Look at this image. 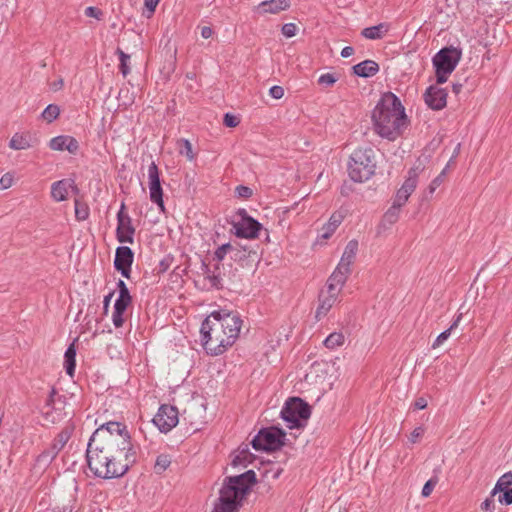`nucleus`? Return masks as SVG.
Wrapping results in <instances>:
<instances>
[{"label":"nucleus","mask_w":512,"mask_h":512,"mask_svg":"<svg viewBox=\"0 0 512 512\" xmlns=\"http://www.w3.org/2000/svg\"><path fill=\"white\" fill-rule=\"evenodd\" d=\"M88 467L99 478L112 479L123 476L136 462V451L113 447L109 439L98 442L89 440L86 452Z\"/></svg>","instance_id":"obj_1"},{"label":"nucleus","mask_w":512,"mask_h":512,"mask_svg":"<svg viewBox=\"0 0 512 512\" xmlns=\"http://www.w3.org/2000/svg\"><path fill=\"white\" fill-rule=\"evenodd\" d=\"M242 321L237 314L212 312L202 323L201 335L205 350L211 355L222 354L239 336Z\"/></svg>","instance_id":"obj_2"},{"label":"nucleus","mask_w":512,"mask_h":512,"mask_svg":"<svg viewBox=\"0 0 512 512\" xmlns=\"http://www.w3.org/2000/svg\"><path fill=\"white\" fill-rule=\"evenodd\" d=\"M374 131L382 138L394 141L408 126L407 115L400 99L393 93H384L372 112Z\"/></svg>","instance_id":"obj_3"},{"label":"nucleus","mask_w":512,"mask_h":512,"mask_svg":"<svg viewBox=\"0 0 512 512\" xmlns=\"http://www.w3.org/2000/svg\"><path fill=\"white\" fill-rule=\"evenodd\" d=\"M256 482L253 470H248L240 475L230 476L224 480L212 512H236L241 506V501Z\"/></svg>","instance_id":"obj_4"},{"label":"nucleus","mask_w":512,"mask_h":512,"mask_svg":"<svg viewBox=\"0 0 512 512\" xmlns=\"http://www.w3.org/2000/svg\"><path fill=\"white\" fill-rule=\"evenodd\" d=\"M375 152L371 147H359L350 156L349 176L355 182L368 180L375 172Z\"/></svg>","instance_id":"obj_5"},{"label":"nucleus","mask_w":512,"mask_h":512,"mask_svg":"<svg viewBox=\"0 0 512 512\" xmlns=\"http://www.w3.org/2000/svg\"><path fill=\"white\" fill-rule=\"evenodd\" d=\"M109 439L113 442V447L115 448H123L128 451L135 450L132 442L131 436L127 430L126 425L120 422H108L106 424L101 425L91 436L90 440L93 442H98L101 439Z\"/></svg>","instance_id":"obj_6"},{"label":"nucleus","mask_w":512,"mask_h":512,"mask_svg":"<svg viewBox=\"0 0 512 512\" xmlns=\"http://www.w3.org/2000/svg\"><path fill=\"white\" fill-rule=\"evenodd\" d=\"M310 415V406L300 398H291L281 410V418L289 429L303 427Z\"/></svg>","instance_id":"obj_7"},{"label":"nucleus","mask_w":512,"mask_h":512,"mask_svg":"<svg viewBox=\"0 0 512 512\" xmlns=\"http://www.w3.org/2000/svg\"><path fill=\"white\" fill-rule=\"evenodd\" d=\"M461 59V51L454 48H443L433 57L437 84H443L454 71Z\"/></svg>","instance_id":"obj_8"},{"label":"nucleus","mask_w":512,"mask_h":512,"mask_svg":"<svg viewBox=\"0 0 512 512\" xmlns=\"http://www.w3.org/2000/svg\"><path fill=\"white\" fill-rule=\"evenodd\" d=\"M285 433L275 427L263 429L252 440V446L257 451L276 450L283 445Z\"/></svg>","instance_id":"obj_9"},{"label":"nucleus","mask_w":512,"mask_h":512,"mask_svg":"<svg viewBox=\"0 0 512 512\" xmlns=\"http://www.w3.org/2000/svg\"><path fill=\"white\" fill-rule=\"evenodd\" d=\"M73 433L72 426H66L55 437L49 448L45 449L36 459V462L42 466H48L65 447Z\"/></svg>","instance_id":"obj_10"},{"label":"nucleus","mask_w":512,"mask_h":512,"mask_svg":"<svg viewBox=\"0 0 512 512\" xmlns=\"http://www.w3.org/2000/svg\"><path fill=\"white\" fill-rule=\"evenodd\" d=\"M240 219L233 223L235 235L240 238L255 239L258 237L262 225L247 215L244 209L238 211Z\"/></svg>","instance_id":"obj_11"},{"label":"nucleus","mask_w":512,"mask_h":512,"mask_svg":"<svg viewBox=\"0 0 512 512\" xmlns=\"http://www.w3.org/2000/svg\"><path fill=\"white\" fill-rule=\"evenodd\" d=\"M178 410L176 407L163 404L153 418V423L161 432H169L178 424Z\"/></svg>","instance_id":"obj_12"},{"label":"nucleus","mask_w":512,"mask_h":512,"mask_svg":"<svg viewBox=\"0 0 512 512\" xmlns=\"http://www.w3.org/2000/svg\"><path fill=\"white\" fill-rule=\"evenodd\" d=\"M148 179L150 200L164 212L163 191L160 184L159 170L155 162H152L148 167Z\"/></svg>","instance_id":"obj_13"},{"label":"nucleus","mask_w":512,"mask_h":512,"mask_svg":"<svg viewBox=\"0 0 512 512\" xmlns=\"http://www.w3.org/2000/svg\"><path fill=\"white\" fill-rule=\"evenodd\" d=\"M424 101L432 110H442L447 104V92L438 84L429 86L424 95Z\"/></svg>","instance_id":"obj_14"},{"label":"nucleus","mask_w":512,"mask_h":512,"mask_svg":"<svg viewBox=\"0 0 512 512\" xmlns=\"http://www.w3.org/2000/svg\"><path fill=\"white\" fill-rule=\"evenodd\" d=\"M340 291L335 288L326 286V290H322L319 294V305L316 310L315 317L320 320L326 316L334 304L338 301Z\"/></svg>","instance_id":"obj_15"},{"label":"nucleus","mask_w":512,"mask_h":512,"mask_svg":"<svg viewBox=\"0 0 512 512\" xmlns=\"http://www.w3.org/2000/svg\"><path fill=\"white\" fill-rule=\"evenodd\" d=\"M133 259L134 254L132 250L127 246H120L116 249L114 267L123 277L129 278Z\"/></svg>","instance_id":"obj_16"},{"label":"nucleus","mask_w":512,"mask_h":512,"mask_svg":"<svg viewBox=\"0 0 512 512\" xmlns=\"http://www.w3.org/2000/svg\"><path fill=\"white\" fill-rule=\"evenodd\" d=\"M290 0H265L253 8L259 15L278 14L290 8Z\"/></svg>","instance_id":"obj_17"},{"label":"nucleus","mask_w":512,"mask_h":512,"mask_svg":"<svg viewBox=\"0 0 512 512\" xmlns=\"http://www.w3.org/2000/svg\"><path fill=\"white\" fill-rule=\"evenodd\" d=\"M408 174V177L397 191L394 199V202L397 203L398 206H403L407 202L409 196L414 192L417 186V174L415 170H410Z\"/></svg>","instance_id":"obj_18"},{"label":"nucleus","mask_w":512,"mask_h":512,"mask_svg":"<svg viewBox=\"0 0 512 512\" xmlns=\"http://www.w3.org/2000/svg\"><path fill=\"white\" fill-rule=\"evenodd\" d=\"M49 147L54 151L66 150L71 154H76L79 149V143L72 136L59 135L50 140Z\"/></svg>","instance_id":"obj_19"},{"label":"nucleus","mask_w":512,"mask_h":512,"mask_svg":"<svg viewBox=\"0 0 512 512\" xmlns=\"http://www.w3.org/2000/svg\"><path fill=\"white\" fill-rule=\"evenodd\" d=\"M350 273L351 268H346L338 264L332 275L329 277L326 286L330 288H335L341 292Z\"/></svg>","instance_id":"obj_20"},{"label":"nucleus","mask_w":512,"mask_h":512,"mask_svg":"<svg viewBox=\"0 0 512 512\" xmlns=\"http://www.w3.org/2000/svg\"><path fill=\"white\" fill-rule=\"evenodd\" d=\"M135 229L132 225L131 219H126L124 222H117L116 236L120 243H133Z\"/></svg>","instance_id":"obj_21"},{"label":"nucleus","mask_w":512,"mask_h":512,"mask_svg":"<svg viewBox=\"0 0 512 512\" xmlns=\"http://www.w3.org/2000/svg\"><path fill=\"white\" fill-rule=\"evenodd\" d=\"M74 181L69 179H63L56 181L51 186V197L57 201L61 202L67 199L68 188L72 187Z\"/></svg>","instance_id":"obj_22"},{"label":"nucleus","mask_w":512,"mask_h":512,"mask_svg":"<svg viewBox=\"0 0 512 512\" xmlns=\"http://www.w3.org/2000/svg\"><path fill=\"white\" fill-rule=\"evenodd\" d=\"M343 214L341 212H334L328 223H326L320 230L319 238L327 240L329 239L332 234L335 232L337 227L342 223L343 221Z\"/></svg>","instance_id":"obj_23"},{"label":"nucleus","mask_w":512,"mask_h":512,"mask_svg":"<svg viewBox=\"0 0 512 512\" xmlns=\"http://www.w3.org/2000/svg\"><path fill=\"white\" fill-rule=\"evenodd\" d=\"M379 71V65L373 60H365L353 66V72L359 77L368 78Z\"/></svg>","instance_id":"obj_24"},{"label":"nucleus","mask_w":512,"mask_h":512,"mask_svg":"<svg viewBox=\"0 0 512 512\" xmlns=\"http://www.w3.org/2000/svg\"><path fill=\"white\" fill-rule=\"evenodd\" d=\"M358 250V242L356 240H350L342 254L340 262L338 263L341 266L346 268H351L352 263L355 260L356 254Z\"/></svg>","instance_id":"obj_25"},{"label":"nucleus","mask_w":512,"mask_h":512,"mask_svg":"<svg viewBox=\"0 0 512 512\" xmlns=\"http://www.w3.org/2000/svg\"><path fill=\"white\" fill-rule=\"evenodd\" d=\"M388 31H389V24L380 23L376 26L364 28L361 31V35L366 39L378 40V39H382Z\"/></svg>","instance_id":"obj_26"},{"label":"nucleus","mask_w":512,"mask_h":512,"mask_svg":"<svg viewBox=\"0 0 512 512\" xmlns=\"http://www.w3.org/2000/svg\"><path fill=\"white\" fill-rule=\"evenodd\" d=\"M9 147L13 150H25L31 147L28 135L15 133L9 141Z\"/></svg>","instance_id":"obj_27"},{"label":"nucleus","mask_w":512,"mask_h":512,"mask_svg":"<svg viewBox=\"0 0 512 512\" xmlns=\"http://www.w3.org/2000/svg\"><path fill=\"white\" fill-rule=\"evenodd\" d=\"M345 343V336L342 332H333L329 334L323 341V345L329 350H335L343 346Z\"/></svg>","instance_id":"obj_28"},{"label":"nucleus","mask_w":512,"mask_h":512,"mask_svg":"<svg viewBox=\"0 0 512 512\" xmlns=\"http://www.w3.org/2000/svg\"><path fill=\"white\" fill-rule=\"evenodd\" d=\"M76 349L74 344H71L64 355L65 358V369L69 376H73L75 372V366H76Z\"/></svg>","instance_id":"obj_29"},{"label":"nucleus","mask_w":512,"mask_h":512,"mask_svg":"<svg viewBox=\"0 0 512 512\" xmlns=\"http://www.w3.org/2000/svg\"><path fill=\"white\" fill-rule=\"evenodd\" d=\"M511 485H512V472H506L496 482V485L494 486V488L492 490V496H495L496 494L500 493L501 491H504L505 489H510Z\"/></svg>","instance_id":"obj_30"},{"label":"nucleus","mask_w":512,"mask_h":512,"mask_svg":"<svg viewBox=\"0 0 512 512\" xmlns=\"http://www.w3.org/2000/svg\"><path fill=\"white\" fill-rule=\"evenodd\" d=\"M75 217L78 221H84L89 217L90 210L86 203L75 199Z\"/></svg>","instance_id":"obj_31"},{"label":"nucleus","mask_w":512,"mask_h":512,"mask_svg":"<svg viewBox=\"0 0 512 512\" xmlns=\"http://www.w3.org/2000/svg\"><path fill=\"white\" fill-rule=\"evenodd\" d=\"M59 114V106L55 104H49L42 112L41 117L44 121L51 123L59 116Z\"/></svg>","instance_id":"obj_32"},{"label":"nucleus","mask_w":512,"mask_h":512,"mask_svg":"<svg viewBox=\"0 0 512 512\" xmlns=\"http://www.w3.org/2000/svg\"><path fill=\"white\" fill-rule=\"evenodd\" d=\"M401 207L402 206H398L397 203L393 202V205L384 214L383 222L388 223L389 225L396 223L399 218Z\"/></svg>","instance_id":"obj_33"},{"label":"nucleus","mask_w":512,"mask_h":512,"mask_svg":"<svg viewBox=\"0 0 512 512\" xmlns=\"http://www.w3.org/2000/svg\"><path fill=\"white\" fill-rule=\"evenodd\" d=\"M179 153L181 155H185L188 160L192 161L194 159V153L192 151V145L187 139H180L177 142Z\"/></svg>","instance_id":"obj_34"},{"label":"nucleus","mask_w":512,"mask_h":512,"mask_svg":"<svg viewBox=\"0 0 512 512\" xmlns=\"http://www.w3.org/2000/svg\"><path fill=\"white\" fill-rule=\"evenodd\" d=\"M283 469L277 464H271L264 467L263 476L270 480L277 479L282 473Z\"/></svg>","instance_id":"obj_35"},{"label":"nucleus","mask_w":512,"mask_h":512,"mask_svg":"<svg viewBox=\"0 0 512 512\" xmlns=\"http://www.w3.org/2000/svg\"><path fill=\"white\" fill-rule=\"evenodd\" d=\"M170 464H171V460L168 455H165V454L159 455L157 457L155 465H154L155 472L158 474H161L169 467Z\"/></svg>","instance_id":"obj_36"},{"label":"nucleus","mask_w":512,"mask_h":512,"mask_svg":"<svg viewBox=\"0 0 512 512\" xmlns=\"http://www.w3.org/2000/svg\"><path fill=\"white\" fill-rule=\"evenodd\" d=\"M250 456V453L248 451L247 448L245 449H242L240 451H238V453L235 455V457L233 458L232 462H231V465L233 467H237V466H246V463L248 462V458Z\"/></svg>","instance_id":"obj_37"},{"label":"nucleus","mask_w":512,"mask_h":512,"mask_svg":"<svg viewBox=\"0 0 512 512\" xmlns=\"http://www.w3.org/2000/svg\"><path fill=\"white\" fill-rule=\"evenodd\" d=\"M117 54L119 55L120 60V71L123 74L124 77H126L130 73V67L128 65V61L130 59V56L126 53H124L121 49H117Z\"/></svg>","instance_id":"obj_38"},{"label":"nucleus","mask_w":512,"mask_h":512,"mask_svg":"<svg viewBox=\"0 0 512 512\" xmlns=\"http://www.w3.org/2000/svg\"><path fill=\"white\" fill-rule=\"evenodd\" d=\"M338 80L334 73H325L318 78V84L323 87H332Z\"/></svg>","instance_id":"obj_39"},{"label":"nucleus","mask_w":512,"mask_h":512,"mask_svg":"<svg viewBox=\"0 0 512 512\" xmlns=\"http://www.w3.org/2000/svg\"><path fill=\"white\" fill-rule=\"evenodd\" d=\"M231 250H234L233 248V245L230 244V243H226V244H223L221 245L220 247H218L216 249V251L214 252V258L217 260V261H222L225 256L230 253L231 254Z\"/></svg>","instance_id":"obj_40"},{"label":"nucleus","mask_w":512,"mask_h":512,"mask_svg":"<svg viewBox=\"0 0 512 512\" xmlns=\"http://www.w3.org/2000/svg\"><path fill=\"white\" fill-rule=\"evenodd\" d=\"M234 250H231L232 258L234 260H242L243 258L249 256L251 253H254L252 250H248L246 247L243 249L239 246L233 245Z\"/></svg>","instance_id":"obj_41"},{"label":"nucleus","mask_w":512,"mask_h":512,"mask_svg":"<svg viewBox=\"0 0 512 512\" xmlns=\"http://www.w3.org/2000/svg\"><path fill=\"white\" fill-rule=\"evenodd\" d=\"M205 274V279L209 281L210 287L219 288L221 286V278L219 275H216L214 273L211 274L210 270L207 267Z\"/></svg>","instance_id":"obj_42"},{"label":"nucleus","mask_w":512,"mask_h":512,"mask_svg":"<svg viewBox=\"0 0 512 512\" xmlns=\"http://www.w3.org/2000/svg\"><path fill=\"white\" fill-rule=\"evenodd\" d=\"M480 508L484 512H494V510H495V502H494V496H492V492L490 493V496L487 497L481 503Z\"/></svg>","instance_id":"obj_43"},{"label":"nucleus","mask_w":512,"mask_h":512,"mask_svg":"<svg viewBox=\"0 0 512 512\" xmlns=\"http://www.w3.org/2000/svg\"><path fill=\"white\" fill-rule=\"evenodd\" d=\"M297 30L298 28L294 23H286L282 26V34L287 38L295 36Z\"/></svg>","instance_id":"obj_44"},{"label":"nucleus","mask_w":512,"mask_h":512,"mask_svg":"<svg viewBox=\"0 0 512 512\" xmlns=\"http://www.w3.org/2000/svg\"><path fill=\"white\" fill-rule=\"evenodd\" d=\"M498 501L504 505L512 504V488L500 492Z\"/></svg>","instance_id":"obj_45"},{"label":"nucleus","mask_w":512,"mask_h":512,"mask_svg":"<svg viewBox=\"0 0 512 512\" xmlns=\"http://www.w3.org/2000/svg\"><path fill=\"white\" fill-rule=\"evenodd\" d=\"M132 298H122L118 297L114 304V309L118 311L125 312L128 305L131 303Z\"/></svg>","instance_id":"obj_46"},{"label":"nucleus","mask_w":512,"mask_h":512,"mask_svg":"<svg viewBox=\"0 0 512 512\" xmlns=\"http://www.w3.org/2000/svg\"><path fill=\"white\" fill-rule=\"evenodd\" d=\"M437 484V479L428 480L422 488L421 494L423 497H428L431 495L434 487Z\"/></svg>","instance_id":"obj_47"},{"label":"nucleus","mask_w":512,"mask_h":512,"mask_svg":"<svg viewBox=\"0 0 512 512\" xmlns=\"http://www.w3.org/2000/svg\"><path fill=\"white\" fill-rule=\"evenodd\" d=\"M451 335V329H447L438 335L434 343L432 344V348L435 349L442 345Z\"/></svg>","instance_id":"obj_48"},{"label":"nucleus","mask_w":512,"mask_h":512,"mask_svg":"<svg viewBox=\"0 0 512 512\" xmlns=\"http://www.w3.org/2000/svg\"><path fill=\"white\" fill-rule=\"evenodd\" d=\"M124 312L115 310L112 314V322L116 328L122 327L124 324Z\"/></svg>","instance_id":"obj_49"},{"label":"nucleus","mask_w":512,"mask_h":512,"mask_svg":"<svg viewBox=\"0 0 512 512\" xmlns=\"http://www.w3.org/2000/svg\"><path fill=\"white\" fill-rule=\"evenodd\" d=\"M446 170L444 169L440 175H438L429 185L430 193H433L443 182V177L445 175Z\"/></svg>","instance_id":"obj_50"},{"label":"nucleus","mask_w":512,"mask_h":512,"mask_svg":"<svg viewBox=\"0 0 512 512\" xmlns=\"http://www.w3.org/2000/svg\"><path fill=\"white\" fill-rule=\"evenodd\" d=\"M269 94L274 99H281L284 96V89L281 86H272L269 90Z\"/></svg>","instance_id":"obj_51"},{"label":"nucleus","mask_w":512,"mask_h":512,"mask_svg":"<svg viewBox=\"0 0 512 512\" xmlns=\"http://www.w3.org/2000/svg\"><path fill=\"white\" fill-rule=\"evenodd\" d=\"M236 193L239 197L249 198L252 196V189L247 186L240 185L236 187Z\"/></svg>","instance_id":"obj_52"},{"label":"nucleus","mask_w":512,"mask_h":512,"mask_svg":"<svg viewBox=\"0 0 512 512\" xmlns=\"http://www.w3.org/2000/svg\"><path fill=\"white\" fill-rule=\"evenodd\" d=\"M119 289V297L122 298H131L130 292L123 280H119L117 283Z\"/></svg>","instance_id":"obj_53"},{"label":"nucleus","mask_w":512,"mask_h":512,"mask_svg":"<svg viewBox=\"0 0 512 512\" xmlns=\"http://www.w3.org/2000/svg\"><path fill=\"white\" fill-rule=\"evenodd\" d=\"M13 183V177L10 174H4L0 179V188L1 189H7L11 187Z\"/></svg>","instance_id":"obj_54"},{"label":"nucleus","mask_w":512,"mask_h":512,"mask_svg":"<svg viewBox=\"0 0 512 512\" xmlns=\"http://www.w3.org/2000/svg\"><path fill=\"white\" fill-rule=\"evenodd\" d=\"M224 124L227 127H236L239 124V121L234 115L227 113L224 116Z\"/></svg>","instance_id":"obj_55"},{"label":"nucleus","mask_w":512,"mask_h":512,"mask_svg":"<svg viewBox=\"0 0 512 512\" xmlns=\"http://www.w3.org/2000/svg\"><path fill=\"white\" fill-rule=\"evenodd\" d=\"M424 433V429L422 427H417L415 428L411 434H410V437H409V440L411 443H416L417 440L422 437Z\"/></svg>","instance_id":"obj_56"},{"label":"nucleus","mask_w":512,"mask_h":512,"mask_svg":"<svg viewBox=\"0 0 512 512\" xmlns=\"http://www.w3.org/2000/svg\"><path fill=\"white\" fill-rule=\"evenodd\" d=\"M160 0H144V6L149 11L150 15L155 12Z\"/></svg>","instance_id":"obj_57"},{"label":"nucleus","mask_w":512,"mask_h":512,"mask_svg":"<svg viewBox=\"0 0 512 512\" xmlns=\"http://www.w3.org/2000/svg\"><path fill=\"white\" fill-rule=\"evenodd\" d=\"M101 14H102V12L98 8H95V7H87L85 9V15L88 17H93V18L99 19Z\"/></svg>","instance_id":"obj_58"},{"label":"nucleus","mask_w":512,"mask_h":512,"mask_svg":"<svg viewBox=\"0 0 512 512\" xmlns=\"http://www.w3.org/2000/svg\"><path fill=\"white\" fill-rule=\"evenodd\" d=\"M126 219H131L130 216L125 212L124 203L121 204L120 210L117 213V222H124Z\"/></svg>","instance_id":"obj_59"},{"label":"nucleus","mask_w":512,"mask_h":512,"mask_svg":"<svg viewBox=\"0 0 512 512\" xmlns=\"http://www.w3.org/2000/svg\"><path fill=\"white\" fill-rule=\"evenodd\" d=\"M414 407L419 410L425 409L427 407L426 399H424L423 397L416 399V401L414 402Z\"/></svg>","instance_id":"obj_60"},{"label":"nucleus","mask_w":512,"mask_h":512,"mask_svg":"<svg viewBox=\"0 0 512 512\" xmlns=\"http://www.w3.org/2000/svg\"><path fill=\"white\" fill-rule=\"evenodd\" d=\"M63 85H64V81L61 77H59L56 81H54L50 84V87L53 91H58L63 87Z\"/></svg>","instance_id":"obj_61"},{"label":"nucleus","mask_w":512,"mask_h":512,"mask_svg":"<svg viewBox=\"0 0 512 512\" xmlns=\"http://www.w3.org/2000/svg\"><path fill=\"white\" fill-rule=\"evenodd\" d=\"M213 35V30L211 27L209 26H204L201 28V36L204 38V39H208L210 37H212Z\"/></svg>","instance_id":"obj_62"},{"label":"nucleus","mask_w":512,"mask_h":512,"mask_svg":"<svg viewBox=\"0 0 512 512\" xmlns=\"http://www.w3.org/2000/svg\"><path fill=\"white\" fill-rule=\"evenodd\" d=\"M353 53H354V48H353V47H351V46H346V47H344V48L342 49V51H341V56H342L343 58H348V57H350L351 55H353Z\"/></svg>","instance_id":"obj_63"},{"label":"nucleus","mask_w":512,"mask_h":512,"mask_svg":"<svg viewBox=\"0 0 512 512\" xmlns=\"http://www.w3.org/2000/svg\"><path fill=\"white\" fill-rule=\"evenodd\" d=\"M463 85L461 83H453L452 90L455 94H459L462 90Z\"/></svg>","instance_id":"obj_64"}]
</instances>
